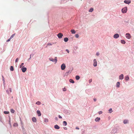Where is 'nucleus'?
<instances>
[{"mask_svg":"<svg viewBox=\"0 0 134 134\" xmlns=\"http://www.w3.org/2000/svg\"><path fill=\"white\" fill-rule=\"evenodd\" d=\"M49 59L51 61H52L53 62H55V63H56L57 62V57H55L54 59L52 58H49Z\"/></svg>","mask_w":134,"mask_h":134,"instance_id":"obj_1","label":"nucleus"},{"mask_svg":"<svg viewBox=\"0 0 134 134\" xmlns=\"http://www.w3.org/2000/svg\"><path fill=\"white\" fill-rule=\"evenodd\" d=\"M127 10V7H125L122 8V13H126Z\"/></svg>","mask_w":134,"mask_h":134,"instance_id":"obj_2","label":"nucleus"},{"mask_svg":"<svg viewBox=\"0 0 134 134\" xmlns=\"http://www.w3.org/2000/svg\"><path fill=\"white\" fill-rule=\"evenodd\" d=\"M61 67L62 70H64L66 68V66L65 64L64 63L62 64L61 65Z\"/></svg>","mask_w":134,"mask_h":134,"instance_id":"obj_3","label":"nucleus"},{"mask_svg":"<svg viewBox=\"0 0 134 134\" xmlns=\"http://www.w3.org/2000/svg\"><path fill=\"white\" fill-rule=\"evenodd\" d=\"M126 37L127 38L129 39L131 38V36L130 35L129 33H127L126 34Z\"/></svg>","mask_w":134,"mask_h":134,"instance_id":"obj_4","label":"nucleus"},{"mask_svg":"<svg viewBox=\"0 0 134 134\" xmlns=\"http://www.w3.org/2000/svg\"><path fill=\"white\" fill-rule=\"evenodd\" d=\"M63 36V34L61 33H59L57 35V36L59 38H62Z\"/></svg>","mask_w":134,"mask_h":134,"instance_id":"obj_5","label":"nucleus"},{"mask_svg":"<svg viewBox=\"0 0 134 134\" xmlns=\"http://www.w3.org/2000/svg\"><path fill=\"white\" fill-rule=\"evenodd\" d=\"M93 66H97V62L96 60V59L94 60Z\"/></svg>","mask_w":134,"mask_h":134,"instance_id":"obj_6","label":"nucleus"},{"mask_svg":"<svg viewBox=\"0 0 134 134\" xmlns=\"http://www.w3.org/2000/svg\"><path fill=\"white\" fill-rule=\"evenodd\" d=\"M119 36V34H115L114 35V37L115 38H117Z\"/></svg>","mask_w":134,"mask_h":134,"instance_id":"obj_7","label":"nucleus"},{"mask_svg":"<svg viewBox=\"0 0 134 134\" xmlns=\"http://www.w3.org/2000/svg\"><path fill=\"white\" fill-rule=\"evenodd\" d=\"M124 77V75L123 74H122L120 75L119 76V79L120 80H122L123 79Z\"/></svg>","mask_w":134,"mask_h":134,"instance_id":"obj_8","label":"nucleus"},{"mask_svg":"<svg viewBox=\"0 0 134 134\" xmlns=\"http://www.w3.org/2000/svg\"><path fill=\"white\" fill-rule=\"evenodd\" d=\"M124 2L127 4H129L131 2V1L130 0L128 1H126V0H125L124 1Z\"/></svg>","mask_w":134,"mask_h":134,"instance_id":"obj_9","label":"nucleus"},{"mask_svg":"<svg viewBox=\"0 0 134 134\" xmlns=\"http://www.w3.org/2000/svg\"><path fill=\"white\" fill-rule=\"evenodd\" d=\"M32 120L34 122H36L37 120L36 119L35 117H34L32 118Z\"/></svg>","mask_w":134,"mask_h":134,"instance_id":"obj_10","label":"nucleus"},{"mask_svg":"<svg viewBox=\"0 0 134 134\" xmlns=\"http://www.w3.org/2000/svg\"><path fill=\"white\" fill-rule=\"evenodd\" d=\"M37 113L38 116H40L41 115V113L40 112V111L39 110H37Z\"/></svg>","mask_w":134,"mask_h":134,"instance_id":"obj_11","label":"nucleus"},{"mask_svg":"<svg viewBox=\"0 0 134 134\" xmlns=\"http://www.w3.org/2000/svg\"><path fill=\"white\" fill-rule=\"evenodd\" d=\"M120 83L119 82H118L116 83V87H119L120 86Z\"/></svg>","mask_w":134,"mask_h":134,"instance_id":"obj_12","label":"nucleus"},{"mask_svg":"<svg viewBox=\"0 0 134 134\" xmlns=\"http://www.w3.org/2000/svg\"><path fill=\"white\" fill-rule=\"evenodd\" d=\"M21 70H22L23 72H25V68L24 67V66L21 68Z\"/></svg>","mask_w":134,"mask_h":134,"instance_id":"obj_13","label":"nucleus"},{"mask_svg":"<svg viewBox=\"0 0 134 134\" xmlns=\"http://www.w3.org/2000/svg\"><path fill=\"white\" fill-rule=\"evenodd\" d=\"M54 128L56 129H59L60 128V127L57 125H56L54 126Z\"/></svg>","mask_w":134,"mask_h":134,"instance_id":"obj_14","label":"nucleus"},{"mask_svg":"<svg viewBox=\"0 0 134 134\" xmlns=\"http://www.w3.org/2000/svg\"><path fill=\"white\" fill-rule=\"evenodd\" d=\"M68 38L67 37H65L64 38V41L65 42H67L68 40Z\"/></svg>","mask_w":134,"mask_h":134,"instance_id":"obj_15","label":"nucleus"},{"mask_svg":"<svg viewBox=\"0 0 134 134\" xmlns=\"http://www.w3.org/2000/svg\"><path fill=\"white\" fill-rule=\"evenodd\" d=\"M100 120V118H97L95 119V120L96 121H98Z\"/></svg>","mask_w":134,"mask_h":134,"instance_id":"obj_16","label":"nucleus"},{"mask_svg":"<svg viewBox=\"0 0 134 134\" xmlns=\"http://www.w3.org/2000/svg\"><path fill=\"white\" fill-rule=\"evenodd\" d=\"M71 31L72 34H75L76 32L75 31L74 29L72 30H71Z\"/></svg>","mask_w":134,"mask_h":134,"instance_id":"obj_17","label":"nucleus"},{"mask_svg":"<svg viewBox=\"0 0 134 134\" xmlns=\"http://www.w3.org/2000/svg\"><path fill=\"white\" fill-rule=\"evenodd\" d=\"M69 81L70 82L72 83H74V81L72 79H70Z\"/></svg>","mask_w":134,"mask_h":134,"instance_id":"obj_18","label":"nucleus"},{"mask_svg":"<svg viewBox=\"0 0 134 134\" xmlns=\"http://www.w3.org/2000/svg\"><path fill=\"white\" fill-rule=\"evenodd\" d=\"M80 78V77L79 76L77 75L76 76V80H79Z\"/></svg>","mask_w":134,"mask_h":134,"instance_id":"obj_19","label":"nucleus"},{"mask_svg":"<svg viewBox=\"0 0 134 134\" xmlns=\"http://www.w3.org/2000/svg\"><path fill=\"white\" fill-rule=\"evenodd\" d=\"M63 125L66 126L67 125V122L66 121H64L63 122Z\"/></svg>","mask_w":134,"mask_h":134,"instance_id":"obj_20","label":"nucleus"},{"mask_svg":"<svg viewBox=\"0 0 134 134\" xmlns=\"http://www.w3.org/2000/svg\"><path fill=\"white\" fill-rule=\"evenodd\" d=\"M121 42L123 44H124L125 43V41L124 40H121Z\"/></svg>","mask_w":134,"mask_h":134,"instance_id":"obj_21","label":"nucleus"},{"mask_svg":"<svg viewBox=\"0 0 134 134\" xmlns=\"http://www.w3.org/2000/svg\"><path fill=\"white\" fill-rule=\"evenodd\" d=\"M123 122L124 124H126L128 122V120H125Z\"/></svg>","mask_w":134,"mask_h":134,"instance_id":"obj_22","label":"nucleus"},{"mask_svg":"<svg viewBox=\"0 0 134 134\" xmlns=\"http://www.w3.org/2000/svg\"><path fill=\"white\" fill-rule=\"evenodd\" d=\"M18 125V124L16 123H14L13 125V126L15 127H17Z\"/></svg>","mask_w":134,"mask_h":134,"instance_id":"obj_23","label":"nucleus"},{"mask_svg":"<svg viewBox=\"0 0 134 134\" xmlns=\"http://www.w3.org/2000/svg\"><path fill=\"white\" fill-rule=\"evenodd\" d=\"M48 120L47 119H44V121L45 122H48Z\"/></svg>","mask_w":134,"mask_h":134,"instance_id":"obj_24","label":"nucleus"},{"mask_svg":"<svg viewBox=\"0 0 134 134\" xmlns=\"http://www.w3.org/2000/svg\"><path fill=\"white\" fill-rule=\"evenodd\" d=\"M15 34H13L10 37V39H11L12 38H13L14 36L15 35Z\"/></svg>","mask_w":134,"mask_h":134,"instance_id":"obj_25","label":"nucleus"},{"mask_svg":"<svg viewBox=\"0 0 134 134\" xmlns=\"http://www.w3.org/2000/svg\"><path fill=\"white\" fill-rule=\"evenodd\" d=\"M10 70H11V71H13L14 70V68H13V67L12 66L10 67Z\"/></svg>","mask_w":134,"mask_h":134,"instance_id":"obj_26","label":"nucleus"},{"mask_svg":"<svg viewBox=\"0 0 134 134\" xmlns=\"http://www.w3.org/2000/svg\"><path fill=\"white\" fill-rule=\"evenodd\" d=\"M10 111L12 113H14V111H15L13 109H11L10 110Z\"/></svg>","mask_w":134,"mask_h":134,"instance_id":"obj_27","label":"nucleus"},{"mask_svg":"<svg viewBox=\"0 0 134 134\" xmlns=\"http://www.w3.org/2000/svg\"><path fill=\"white\" fill-rule=\"evenodd\" d=\"M93 10V9L92 8H91L89 10V12H92Z\"/></svg>","mask_w":134,"mask_h":134,"instance_id":"obj_28","label":"nucleus"},{"mask_svg":"<svg viewBox=\"0 0 134 134\" xmlns=\"http://www.w3.org/2000/svg\"><path fill=\"white\" fill-rule=\"evenodd\" d=\"M4 114H9V112L8 111H4Z\"/></svg>","mask_w":134,"mask_h":134,"instance_id":"obj_29","label":"nucleus"},{"mask_svg":"<svg viewBox=\"0 0 134 134\" xmlns=\"http://www.w3.org/2000/svg\"><path fill=\"white\" fill-rule=\"evenodd\" d=\"M129 79V77L128 76H127L125 77V79L126 80H127Z\"/></svg>","mask_w":134,"mask_h":134,"instance_id":"obj_30","label":"nucleus"},{"mask_svg":"<svg viewBox=\"0 0 134 134\" xmlns=\"http://www.w3.org/2000/svg\"><path fill=\"white\" fill-rule=\"evenodd\" d=\"M36 104L38 105H40L41 104V102L39 101H38L36 103Z\"/></svg>","mask_w":134,"mask_h":134,"instance_id":"obj_31","label":"nucleus"},{"mask_svg":"<svg viewBox=\"0 0 134 134\" xmlns=\"http://www.w3.org/2000/svg\"><path fill=\"white\" fill-rule=\"evenodd\" d=\"M24 64V63H21V65L20 66V68H21V67H22L23 66V65Z\"/></svg>","mask_w":134,"mask_h":134,"instance_id":"obj_32","label":"nucleus"},{"mask_svg":"<svg viewBox=\"0 0 134 134\" xmlns=\"http://www.w3.org/2000/svg\"><path fill=\"white\" fill-rule=\"evenodd\" d=\"M75 36L76 38H78L79 37V36L78 34H76L75 35Z\"/></svg>","mask_w":134,"mask_h":134,"instance_id":"obj_33","label":"nucleus"},{"mask_svg":"<svg viewBox=\"0 0 134 134\" xmlns=\"http://www.w3.org/2000/svg\"><path fill=\"white\" fill-rule=\"evenodd\" d=\"M112 109L111 108H110L109 110V113H111L112 112Z\"/></svg>","mask_w":134,"mask_h":134,"instance_id":"obj_34","label":"nucleus"},{"mask_svg":"<svg viewBox=\"0 0 134 134\" xmlns=\"http://www.w3.org/2000/svg\"><path fill=\"white\" fill-rule=\"evenodd\" d=\"M19 59H18V58H17L15 60V62H17L18 61Z\"/></svg>","mask_w":134,"mask_h":134,"instance_id":"obj_35","label":"nucleus"},{"mask_svg":"<svg viewBox=\"0 0 134 134\" xmlns=\"http://www.w3.org/2000/svg\"><path fill=\"white\" fill-rule=\"evenodd\" d=\"M9 90L10 91V92H12V89L11 88H10L9 89Z\"/></svg>","mask_w":134,"mask_h":134,"instance_id":"obj_36","label":"nucleus"},{"mask_svg":"<svg viewBox=\"0 0 134 134\" xmlns=\"http://www.w3.org/2000/svg\"><path fill=\"white\" fill-rule=\"evenodd\" d=\"M92 81V79H90L89 80V83H91Z\"/></svg>","mask_w":134,"mask_h":134,"instance_id":"obj_37","label":"nucleus"},{"mask_svg":"<svg viewBox=\"0 0 134 134\" xmlns=\"http://www.w3.org/2000/svg\"><path fill=\"white\" fill-rule=\"evenodd\" d=\"M99 54L98 52H97L96 54V55L97 56H98L99 55Z\"/></svg>","mask_w":134,"mask_h":134,"instance_id":"obj_38","label":"nucleus"},{"mask_svg":"<svg viewBox=\"0 0 134 134\" xmlns=\"http://www.w3.org/2000/svg\"><path fill=\"white\" fill-rule=\"evenodd\" d=\"M102 111H100L99 112V114H101L102 113Z\"/></svg>","mask_w":134,"mask_h":134,"instance_id":"obj_39","label":"nucleus"},{"mask_svg":"<svg viewBox=\"0 0 134 134\" xmlns=\"http://www.w3.org/2000/svg\"><path fill=\"white\" fill-rule=\"evenodd\" d=\"M58 117L59 118L62 119V117L61 116H60V115H59Z\"/></svg>","mask_w":134,"mask_h":134,"instance_id":"obj_40","label":"nucleus"},{"mask_svg":"<svg viewBox=\"0 0 134 134\" xmlns=\"http://www.w3.org/2000/svg\"><path fill=\"white\" fill-rule=\"evenodd\" d=\"M66 88H64L63 89V91H66Z\"/></svg>","mask_w":134,"mask_h":134,"instance_id":"obj_41","label":"nucleus"},{"mask_svg":"<svg viewBox=\"0 0 134 134\" xmlns=\"http://www.w3.org/2000/svg\"><path fill=\"white\" fill-rule=\"evenodd\" d=\"M11 39H10V38H9L8 40H7L6 41L7 42H8L9 41H10V40H11Z\"/></svg>","mask_w":134,"mask_h":134,"instance_id":"obj_42","label":"nucleus"},{"mask_svg":"<svg viewBox=\"0 0 134 134\" xmlns=\"http://www.w3.org/2000/svg\"><path fill=\"white\" fill-rule=\"evenodd\" d=\"M52 45V44L51 43H48L47 45L50 46V45Z\"/></svg>","mask_w":134,"mask_h":134,"instance_id":"obj_43","label":"nucleus"},{"mask_svg":"<svg viewBox=\"0 0 134 134\" xmlns=\"http://www.w3.org/2000/svg\"><path fill=\"white\" fill-rule=\"evenodd\" d=\"M66 51H67V52H68V53H69V50H68V49H67L66 50Z\"/></svg>","mask_w":134,"mask_h":134,"instance_id":"obj_44","label":"nucleus"},{"mask_svg":"<svg viewBox=\"0 0 134 134\" xmlns=\"http://www.w3.org/2000/svg\"><path fill=\"white\" fill-rule=\"evenodd\" d=\"M6 92H7V93L8 94H9V91H8V90H7L6 91Z\"/></svg>","mask_w":134,"mask_h":134,"instance_id":"obj_45","label":"nucleus"},{"mask_svg":"<svg viewBox=\"0 0 134 134\" xmlns=\"http://www.w3.org/2000/svg\"><path fill=\"white\" fill-rule=\"evenodd\" d=\"M2 78H3V80L4 81V77L3 76H2Z\"/></svg>","mask_w":134,"mask_h":134,"instance_id":"obj_46","label":"nucleus"},{"mask_svg":"<svg viewBox=\"0 0 134 134\" xmlns=\"http://www.w3.org/2000/svg\"><path fill=\"white\" fill-rule=\"evenodd\" d=\"M93 100H94V101L95 102L96 101V99L94 98L93 99Z\"/></svg>","mask_w":134,"mask_h":134,"instance_id":"obj_47","label":"nucleus"},{"mask_svg":"<svg viewBox=\"0 0 134 134\" xmlns=\"http://www.w3.org/2000/svg\"><path fill=\"white\" fill-rule=\"evenodd\" d=\"M64 129H65V130H67V128L66 127H65L64 128Z\"/></svg>","mask_w":134,"mask_h":134,"instance_id":"obj_48","label":"nucleus"},{"mask_svg":"<svg viewBox=\"0 0 134 134\" xmlns=\"http://www.w3.org/2000/svg\"><path fill=\"white\" fill-rule=\"evenodd\" d=\"M22 129H23L22 130H24L23 131H24V128L23 127V128H22Z\"/></svg>","mask_w":134,"mask_h":134,"instance_id":"obj_49","label":"nucleus"},{"mask_svg":"<svg viewBox=\"0 0 134 134\" xmlns=\"http://www.w3.org/2000/svg\"><path fill=\"white\" fill-rule=\"evenodd\" d=\"M76 129H79V128H78V127H77L76 128Z\"/></svg>","mask_w":134,"mask_h":134,"instance_id":"obj_50","label":"nucleus"},{"mask_svg":"<svg viewBox=\"0 0 134 134\" xmlns=\"http://www.w3.org/2000/svg\"><path fill=\"white\" fill-rule=\"evenodd\" d=\"M25 69H26V68Z\"/></svg>","mask_w":134,"mask_h":134,"instance_id":"obj_51","label":"nucleus"},{"mask_svg":"<svg viewBox=\"0 0 134 134\" xmlns=\"http://www.w3.org/2000/svg\"><path fill=\"white\" fill-rule=\"evenodd\" d=\"M57 119V118H56V119Z\"/></svg>","mask_w":134,"mask_h":134,"instance_id":"obj_52","label":"nucleus"},{"mask_svg":"<svg viewBox=\"0 0 134 134\" xmlns=\"http://www.w3.org/2000/svg\"><path fill=\"white\" fill-rule=\"evenodd\" d=\"M57 119V118H56V119Z\"/></svg>","mask_w":134,"mask_h":134,"instance_id":"obj_53","label":"nucleus"}]
</instances>
